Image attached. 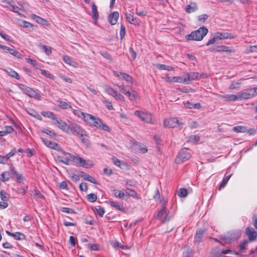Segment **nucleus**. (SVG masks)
<instances>
[{
    "instance_id": "5",
    "label": "nucleus",
    "mask_w": 257,
    "mask_h": 257,
    "mask_svg": "<svg viewBox=\"0 0 257 257\" xmlns=\"http://www.w3.org/2000/svg\"><path fill=\"white\" fill-rule=\"evenodd\" d=\"M19 89L24 93L30 97H33L35 99L40 100L41 96L40 93L32 88L22 84H18Z\"/></svg>"
},
{
    "instance_id": "56",
    "label": "nucleus",
    "mask_w": 257,
    "mask_h": 257,
    "mask_svg": "<svg viewBox=\"0 0 257 257\" xmlns=\"http://www.w3.org/2000/svg\"><path fill=\"white\" fill-rule=\"evenodd\" d=\"M20 26L24 28H31L34 27V25L32 24L25 20L21 21Z\"/></svg>"
},
{
    "instance_id": "62",
    "label": "nucleus",
    "mask_w": 257,
    "mask_h": 257,
    "mask_svg": "<svg viewBox=\"0 0 257 257\" xmlns=\"http://www.w3.org/2000/svg\"><path fill=\"white\" fill-rule=\"evenodd\" d=\"M42 48L46 55H49L51 53V48L46 45H42Z\"/></svg>"
},
{
    "instance_id": "39",
    "label": "nucleus",
    "mask_w": 257,
    "mask_h": 257,
    "mask_svg": "<svg viewBox=\"0 0 257 257\" xmlns=\"http://www.w3.org/2000/svg\"><path fill=\"white\" fill-rule=\"evenodd\" d=\"M157 67L160 70H166L169 71L174 70V68L173 67L167 66L163 64H158L157 65Z\"/></svg>"
},
{
    "instance_id": "19",
    "label": "nucleus",
    "mask_w": 257,
    "mask_h": 257,
    "mask_svg": "<svg viewBox=\"0 0 257 257\" xmlns=\"http://www.w3.org/2000/svg\"><path fill=\"white\" fill-rule=\"evenodd\" d=\"M216 37H217V39L222 40V39H235L236 38V36L232 35L230 33H221V32H217L215 34Z\"/></svg>"
},
{
    "instance_id": "7",
    "label": "nucleus",
    "mask_w": 257,
    "mask_h": 257,
    "mask_svg": "<svg viewBox=\"0 0 257 257\" xmlns=\"http://www.w3.org/2000/svg\"><path fill=\"white\" fill-rule=\"evenodd\" d=\"M134 114L144 122L151 124L154 123V120L153 119L152 114L147 111L136 110Z\"/></svg>"
},
{
    "instance_id": "21",
    "label": "nucleus",
    "mask_w": 257,
    "mask_h": 257,
    "mask_svg": "<svg viewBox=\"0 0 257 257\" xmlns=\"http://www.w3.org/2000/svg\"><path fill=\"white\" fill-rule=\"evenodd\" d=\"M30 18L32 19H33V20L35 21L37 23L40 24L42 25L47 26V25H48V21L38 16L35 14H31L30 15Z\"/></svg>"
},
{
    "instance_id": "58",
    "label": "nucleus",
    "mask_w": 257,
    "mask_h": 257,
    "mask_svg": "<svg viewBox=\"0 0 257 257\" xmlns=\"http://www.w3.org/2000/svg\"><path fill=\"white\" fill-rule=\"evenodd\" d=\"M241 84L240 82L233 81L229 86L230 89H235L238 88V86Z\"/></svg>"
},
{
    "instance_id": "41",
    "label": "nucleus",
    "mask_w": 257,
    "mask_h": 257,
    "mask_svg": "<svg viewBox=\"0 0 257 257\" xmlns=\"http://www.w3.org/2000/svg\"><path fill=\"white\" fill-rule=\"evenodd\" d=\"M31 195L33 196V197L37 200L41 199L43 197L42 194L37 190H32Z\"/></svg>"
},
{
    "instance_id": "13",
    "label": "nucleus",
    "mask_w": 257,
    "mask_h": 257,
    "mask_svg": "<svg viewBox=\"0 0 257 257\" xmlns=\"http://www.w3.org/2000/svg\"><path fill=\"white\" fill-rule=\"evenodd\" d=\"M55 122L54 124L60 129H61L63 132H66V133H69V125H67V124L60 119H58L56 117V119H55Z\"/></svg>"
},
{
    "instance_id": "59",
    "label": "nucleus",
    "mask_w": 257,
    "mask_h": 257,
    "mask_svg": "<svg viewBox=\"0 0 257 257\" xmlns=\"http://www.w3.org/2000/svg\"><path fill=\"white\" fill-rule=\"evenodd\" d=\"M87 247L91 250H98V245L95 243H88L87 245Z\"/></svg>"
},
{
    "instance_id": "43",
    "label": "nucleus",
    "mask_w": 257,
    "mask_h": 257,
    "mask_svg": "<svg viewBox=\"0 0 257 257\" xmlns=\"http://www.w3.org/2000/svg\"><path fill=\"white\" fill-rule=\"evenodd\" d=\"M0 197L2 200L7 202L9 199V195L4 190L0 191Z\"/></svg>"
},
{
    "instance_id": "29",
    "label": "nucleus",
    "mask_w": 257,
    "mask_h": 257,
    "mask_svg": "<svg viewBox=\"0 0 257 257\" xmlns=\"http://www.w3.org/2000/svg\"><path fill=\"white\" fill-rule=\"evenodd\" d=\"M185 106L189 109H199L201 107V105L200 103H192L189 101H187L184 103Z\"/></svg>"
},
{
    "instance_id": "20",
    "label": "nucleus",
    "mask_w": 257,
    "mask_h": 257,
    "mask_svg": "<svg viewBox=\"0 0 257 257\" xmlns=\"http://www.w3.org/2000/svg\"><path fill=\"white\" fill-rule=\"evenodd\" d=\"M167 201H164L162 203V207L161 210L158 211L156 218L157 219L161 220L162 219L163 216L165 215L167 212Z\"/></svg>"
},
{
    "instance_id": "27",
    "label": "nucleus",
    "mask_w": 257,
    "mask_h": 257,
    "mask_svg": "<svg viewBox=\"0 0 257 257\" xmlns=\"http://www.w3.org/2000/svg\"><path fill=\"white\" fill-rule=\"evenodd\" d=\"M198 10V6L195 3H190V4L187 5L185 8L186 12L187 13H193Z\"/></svg>"
},
{
    "instance_id": "16",
    "label": "nucleus",
    "mask_w": 257,
    "mask_h": 257,
    "mask_svg": "<svg viewBox=\"0 0 257 257\" xmlns=\"http://www.w3.org/2000/svg\"><path fill=\"white\" fill-rule=\"evenodd\" d=\"M10 171L13 175H14L16 179L17 182L19 183H23V182L25 180L24 177L21 174L18 173L16 170L15 167L13 166L12 164H11L10 166Z\"/></svg>"
},
{
    "instance_id": "57",
    "label": "nucleus",
    "mask_w": 257,
    "mask_h": 257,
    "mask_svg": "<svg viewBox=\"0 0 257 257\" xmlns=\"http://www.w3.org/2000/svg\"><path fill=\"white\" fill-rule=\"evenodd\" d=\"M42 133H45L51 137H55L56 136V134L48 129L44 128L41 131Z\"/></svg>"
},
{
    "instance_id": "50",
    "label": "nucleus",
    "mask_w": 257,
    "mask_h": 257,
    "mask_svg": "<svg viewBox=\"0 0 257 257\" xmlns=\"http://www.w3.org/2000/svg\"><path fill=\"white\" fill-rule=\"evenodd\" d=\"M231 176V174L230 175H228L226 177H225L224 178H223L222 183L219 186V189L221 190L222 188H223L227 183V182L228 181L229 179H230V177Z\"/></svg>"
},
{
    "instance_id": "8",
    "label": "nucleus",
    "mask_w": 257,
    "mask_h": 257,
    "mask_svg": "<svg viewBox=\"0 0 257 257\" xmlns=\"http://www.w3.org/2000/svg\"><path fill=\"white\" fill-rule=\"evenodd\" d=\"M117 86L120 91L126 95L130 100H136L139 97L138 93L135 90L131 89V91H127L126 90L125 87L123 85H119L118 84H115Z\"/></svg>"
},
{
    "instance_id": "42",
    "label": "nucleus",
    "mask_w": 257,
    "mask_h": 257,
    "mask_svg": "<svg viewBox=\"0 0 257 257\" xmlns=\"http://www.w3.org/2000/svg\"><path fill=\"white\" fill-rule=\"evenodd\" d=\"M249 240H243L241 242H240L239 245V249L240 252H245L246 250L245 246L249 243Z\"/></svg>"
},
{
    "instance_id": "22",
    "label": "nucleus",
    "mask_w": 257,
    "mask_h": 257,
    "mask_svg": "<svg viewBox=\"0 0 257 257\" xmlns=\"http://www.w3.org/2000/svg\"><path fill=\"white\" fill-rule=\"evenodd\" d=\"M119 17V13L118 12L115 11L112 13L110 14L108 16V21L111 24V25H115L117 21V20Z\"/></svg>"
},
{
    "instance_id": "23",
    "label": "nucleus",
    "mask_w": 257,
    "mask_h": 257,
    "mask_svg": "<svg viewBox=\"0 0 257 257\" xmlns=\"http://www.w3.org/2000/svg\"><path fill=\"white\" fill-rule=\"evenodd\" d=\"M108 204L111 207L115 208L116 210L124 212L125 209L122 203L117 201H110L109 202Z\"/></svg>"
},
{
    "instance_id": "46",
    "label": "nucleus",
    "mask_w": 257,
    "mask_h": 257,
    "mask_svg": "<svg viewBox=\"0 0 257 257\" xmlns=\"http://www.w3.org/2000/svg\"><path fill=\"white\" fill-rule=\"evenodd\" d=\"M121 79L125 80L128 83H130L131 84L133 83V77L128 74L123 73Z\"/></svg>"
},
{
    "instance_id": "10",
    "label": "nucleus",
    "mask_w": 257,
    "mask_h": 257,
    "mask_svg": "<svg viewBox=\"0 0 257 257\" xmlns=\"http://www.w3.org/2000/svg\"><path fill=\"white\" fill-rule=\"evenodd\" d=\"M187 77H184V79L186 80V82L188 81H192L194 80H198L202 77H206V74L205 73H202L200 74L198 72H191L187 73L186 74Z\"/></svg>"
},
{
    "instance_id": "25",
    "label": "nucleus",
    "mask_w": 257,
    "mask_h": 257,
    "mask_svg": "<svg viewBox=\"0 0 257 257\" xmlns=\"http://www.w3.org/2000/svg\"><path fill=\"white\" fill-rule=\"evenodd\" d=\"M80 176L82 178H83L84 180H87L94 184H98L95 178L89 175V174L83 172L81 171Z\"/></svg>"
},
{
    "instance_id": "45",
    "label": "nucleus",
    "mask_w": 257,
    "mask_h": 257,
    "mask_svg": "<svg viewBox=\"0 0 257 257\" xmlns=\"http://www.w3.org/2000/svg\"><path fill=\"white\" fill-rule=\"evenodd\" d=\"M112 192L114 196L117 198H121L125 196V193L119 190L113 189Z\"/></svg>"
},
{
    "instance_id": "34",
    "label": "nucleus",
    "mask_w": 257,
    "mask_h": 257,
    "mask_svg": "<svg viewBox=\"0 0 257 257\" xmlns=\"http://www.w3.org/2000/svg\"><path fill=\"white\" fill-rule=\"evenodd\" d=\"M125 196H131L136 199H139L137 193L134 190L127 188L125 193Z\"/></svg>"
},
{
    "instance_id": "63",
    "label": "nucleus",
    "mask_w": 257,
    "mask_h": 257,
    "mask_svg": "<svg viewBox=\"0 0 257 257\" xmlns=\"http://www.w3.org/2000/svg\"><path fill=\"white\" fill-rule=\"evenodd\" d=\"M125 35V28L123 25H121L120 26V40H122L124 38Z\"/></svg>"
},
{
    "instance_id": "32",
    "label": "nucleus",
    "mask_w": 257,
    "mask_h": 257,
    "mask_svg": "<svg viewBox=\"0 0 257 257\" xmlns=\"http://www.w3.org/2000/svg\"><path fill=\"white\" fill-rule=\"evenodd\" d=\"M5 71L10 76L15 78L18 80L20 79L19 74L13 69L11 68H8L7 69L5 70Z\"/></svg>"
},
{
    "instance_id": "15",
    "label": "nucleus",
    "mask_w": 257,
    "mask_h": 257,
    "mask_svg": "<svg viewBox=\"0 0 257 257\" xmlns=\"http://www.w3.org/2000/svg\"><path fill=\"white\" fill-rule=\"evenodd\" d=\"M210 51H216L218 52H227L230 53L233 52L230 47L225 45L216 46L213 48H210Z\"/></svg>"
},
{
    "instance_id": "30",
    "label": "nucleus",
    "mask_w": 257,
    "mask_h": 257,
    "mask_svg": "<svg viewBox=\"0 0 257 257\" xmlns=\"http://www.w3.org/2000/svg\"><path fill=\"white\" fill-rule=\"evenodd\" d=\"M92 19L96 22L99 18V15L97 7L94 3H93L92 5Z\"/></svg>"
},
{
    "instance_id": "40",
    "label": "nucleus",
    "mask_w": 257,
    "mask_h": 257,
    "mask_svg": "<svg viewBox=\"0 0 257 257\" xmlns=\"http://www.w3.org/2000/svg\"><path fill=\"white\" fill-rule=\"evenodd\" d=\"M93 210L96 212L100 217H102L104 214L105 210L103 207L98 206V208H92Z\"/></svg>"
},
{
    "instance_id": "49",
    "label": "nucleus",
    "mask_w": 257,
    "mask_h": 257,
    "mask_svg": "<svg viewBox=\"0 0 257 257\" xmlns=\"http://www.w3.org/2000/svg\"><path fill=\"white\" fill-rule=\"evenodd\" d=\"M87 199L90 202H94L97 200V195L94 193H90L86 196Z\"/></svg>"
},
{
    "instance_id": "60",
    "label": "nucleus",
    "mask_w": 257,
    "mask_h": 257,
    "mask_svg": "<svg viewBox=\"0 0 257 257\" xmlns=\"http://www.w3.org/2000/svg\"><path fill=\"white\" fill-rule=\"evenodd\" d=\"M58 160L59 162L63 163V164L68 165L69 164L70 158L69 159L67 158H63L62 157L59 156L58 157Z\"/></svg>"
},
{
    "instance_id": "17",
    "label": "nucleus",
    "mask_w": 257,
    "mask_h": 257,
    "mask_svg": "<svg viewBox=\"0 0 257 257\" xmlns=\"http://www.w3.org/2000/svg\"><path fill=\"white\" fill-rule=\"evenodd\" d=\"M165 80L168 82H180L184 83L186 82V80L184 78H183L179 76H169L166 75L165 76Z\"/></svg>"
},
{
    "instance_id": "31",
    "label": "nucleus",
    "mask_w": 257,
    "mask_h": 257,
    "mask_svg": "<svg viewBox=\"0 0 257 257\" xmlns=\"http://www.w3.org/2000/svg\"><path fill=\"white\" fill-rule=\"evenodd\" d=\"M220 97L224 99L225 101H235L238 100L237 94H227L224 95H220Z\"/></svg>"
},
{
    "instance_id": "55",
    "label": "nucleus",
    "mask_w": 257,
    "mask_h": 257,
    "mask_svg": "<svg viewBox=\"0 0 257 257\" xmlns=\"http://www.w3.org/2000/svg\"><path fill=\"white\" fill-rule=\"evenodd\" d=\"M188 195V191L186 189L182 188H180L178 192V195L182 197H185Z\"/></svg>"
},
{
    "instance_id": "18",
    "label": "nucleus",
    "mask_w": 257,
    "mask_h": 257,
    "mask_svg": "<svg viewBox=\"0 0 257 257\" xmlns=\"http://www.w3.org/2000/svg\"><path fill=\"white\" fill-rule=\"evenodd\" d=\"M2 49L5 50L6 52L9 53L16 58H21L22 55L18 51L4 45Z\"/></svg>"
},
{
    "instance_id": "38",
    "label": "nucleus",
    "mask_w": 257,
    "mask_h": 257,
    "mask_svg": "<svg viewBox=\"0 0 257 257\" xmlns=\"http://www.w3.org/2000/svg\"><path fill=\"white\" fill-rule=\"evenodd\" d=\"M12 236L16 240L26 239L25 235L20 232H17L15 233H13Z\"/></svg>"
},
{
    "instance_id": "53",
    "label": "nucleus",
    "mask_w": 257,
    "mask_h": 257,
    "mask_svg": "<svg viewBox=\"0 0 257 257\" xmlns=\"http://www.w3.org/2000/svg\"><path fill=\"white\" fill-rule=\"evenodd\" d=\"M137 145L138 146V149L140 150L142 153H146L148 151V149L147 147L140 143H137Z\"/></svg>"
},
{
    "instance_id": "52",
    "label": "nucleus",
    "mask_w": 257,
    "mask_h": 257,
    "mask_svg": "<svg viewBox=\"0 0 257 257\" xmlns=\"http://www.w3.org/2000/svg\"><path fill=\"white\" fill-rule=\"evenodd\" d=\"M60 210L63 212L69 213V214H75L76 212L74 211V210L72 208H68V207H61L60 208Z\"/></svg>"
},
{
    "instance_id": "61",
    "label": "nucleus",
    "mask_w": 257,
    "mask_h": 257,
    "mask_svg": "<svg viewBox=\"0 0 257 257\" xmlns=\"http://www.w3.org/2000/svg\"><path fill=\"white\" fill-rule=\"evenodd\" d=\"M208 18V16L207 14H203L198 16V20L199 22L204 23Z\"/></svg>"
},
{
    "instance_id": "1",
    "label": "nucleus",
    "mask_w": 257,
    "mask_h": 257,
    "mask_svg": "<svg viewBox=\"0 0 257 257\" xmlns=\"http://www.w3.org/2000/svg\"><path fill=\"white\" fill-rule=\"evenodd\" d=\"M85 122L97 128L106 132H109L110 130L109 126L104 124L99 118L89 114L85 116Z\"/></svg>"
},
{
    "instance_id": "35",
    "label": "nucleus",
    "mask_w": 257,
    "mask_h": 257,
    "mask_svg": "<svg viewBox=\"0 0 257 257\" xmlns=\"http://www.w3.org/2000/svg\"><path fill=\"white\" fill-rule=\"evenodd\" d=\"M104 90L108 95H110L113 97H115V95H116V94L117 92L116 90L114 89L109 85H105Z\"/></svg>"
},
{
    "instance_id": "48",
    "label": "nucleus",
    "mask_w": 257,
    "mask_h": 257,
    "mask_svg": "<svg viewBox=\"0 0 257 257\" xmlns=\"http://www.w3.org/2000/svg\"><path fill=\"white\" fill-rule=\"evenodd\" d=\"M1 180L3 182H6L8 181L10 178V174L9 172L5 171L2 173L1 175Z\"/></svg>"
},
{
    "instance_id": "11",
    "label": "nucleus",
    "mask_w": 257,
    "mask_h": 257,
    "mask_svg": "<svg viewBox=\"0 0 257 257\" xmlns=\"http://www.w3.org/2000/svg\"><path fill=\"white\" fill-rule=\"evenodd\" d=\"M69 127V130L75 133L79 137H82V134L85 133V131L75 123L70 122Z\"/></svg>"
},
{
    "instance_id": "37",
    "label": "nucleus",
    "mask_w": 257,
    "mask_h": 257,
    "mask_svg": "<svg viewBox=\"0 0 257 257\" xmlns=\"http://www.w3.org/2000/svg\"><path fill=\"white\" fill-rule=\"evenodd\" d=\"M73 112L75 115L77 116L78 117H79L80 118H83V120H84V121H85V119H86L85 116L87 115H89V114H88V113H85L82 112L79 109H73Z\"/></svg>"
},
{
    "instance_id": "9",
    "label": "nucleus",
    "mask_w": 257,
    "mask_h": 257,
    "mask_svg": "<svg viewBox=\"0 0 257 257\" xmlns=\"http://www.w3.org/2000/svg\"><path fill=\"white\" fill-rule=\"evenodd\" d=\"M183 123L179 121L177 117H171L164 120V126L170 128L182 126Z\"/></svg>"
},
{
    "instance_id": "47",
    "label": "nucleus",
    "mask_w": 257,
    "mask_h": 257,
    "mask_svg": "<svg viewBox=\"0 0 257 257\" xmlns=\"http://www.w3.org/2000/svg\"><path fill=\"white\" fill-rule=\"evenodd\" d=\"M42 115L44 116L50 118L52 119L53 120L56 119V117L55 114L53 112H50V111H46V112H42Z\"/></svg>"
},
{
    "instance_id": "12",
    "label": "nucleus",
    "mask_w": 257,
    "mask_h": 257,
    "mask_svg": "<svg viewBox=\"0 0 257 257\" xmlns=\"http://www.w3.org/2000/svg\"><path fill=\"white\" fill-rule=\"evenodd\" d=\"M245 234L248 236L249 242L255 240L257 238V232L255 230L250 227H247L245 229Z\"/></svg>"
},
{
    "instance_id": "64",
    "label": "nucleus",
    "mask_w": 257,
    "mask_h": 257,
    "mask_svg": "<svg viewBox=\"0 0 257 257\" xmlns=\"http://www.w3.org/2000/svg\"><path fill=\"white\" fill-rule=\"evenodd\" d=\"M103 102L104 104H105V106L109 110H112V109H113V107L111 102L108 101L107 100H104Z\"/></svg>"
},
{
    "instance_id": "4",
    "label": "nucleus",
    "mask_w": 257,
    "mask_h": 257,
    "mask_svg": "<svg viewBox=\"0 0 257 257\" xmlns=\"http://www.w3.org/2000/svg\"><path fill=\"white\" fill-rule=\"evenodd\" d=\"M70 160L76 165L86 168L92 167L94 164L92 161L89 160H85L83 158L79 156H75L73 154H69Z\"/></svg>"
},
{
    "instance_id": "28",
    "label": "nucleus",
    "mask_w": 257,
    "mask_h": 257,
    "mask_svg": "<svg viewBox=\"0 0 257 257\" xmlns=\"http://www.w3.org/2000/svg\"><path fill=\"white\" fill-rule=\"evenodd\" d=\"M41 139L43 143L48 147L55 149L56 147L58 146V144L56 143L52 142L46 139L41 138Z\"/></svg>"
},
{
    "instance_id": "33",
    "label": "nucleus",
    "mask_w": 257,
    "mask_h": 257,
    "mask_svg": "<svg viewBox=\"0 0 257 257\" xmlns=\"http://www.w3.org/2000/svg\"><path fill=\"white\" fill-rule=\"evenodd\" d=\"M205 230H198L196 231L195 236V242H200L202 241Z\"/></svg>"
},
{
    "instance_id": "54",
    "label": "nucleus",
    "mask_w": 257,
    "mask_h": 257,
    "mask_svg": "<svg viewBox=\"0 0 257 257\" xmlns=\"http://www.w3.org/2000/svg\"><path fill=\"white\" fill-rule=\"evenodd\" d=\"M200 140L199 137L196 135L191 136L188 138V142L191 143H194L198 142Z\"/></svg>"
},
{
    "instance_id": "36",
    "label": "nucleus",
    "mask_w": 257,
    "mask_h": 257,
    "mask_svg": "<svg viewBox=\"0 0 257 257\" xmlns=\"http://www.w3.org/2000/svg\"><path fill=\"white\" fill-rule=\"evenodd\" d=\"M57 102L58 103V106L61 108L62 109H65L68 108H72V106L70 104L61 100H57Z\"/></svg>"
},
{
    "instance_id": "3",
    "label": "nucleus",
    "mask_w": 257,
    "mask_h": 257,
    "mask_svg": "<svg viewBox=\"0 0 257 257\" xmlns=\"http://www.w3.org/2000/svg\"><path fill=\"white\" fill-rule=\"evenodd\" d=\"M241 234V231L239 230L230 231L221 235L220 239L225 243H229L240 238Z\"/></svg>"
},
{
    "instance_id": "2",
    "label": "nucleus",
    "mask_w": 257,
    "mask_h": 257,
    "mask_svg": "<svg viewBox=\"0 0 257 257\" xmlns=\"http://www.w3.org/2000/svg\"><path fill=\"white\" fill-rule=\"evenodd\" d=\"M207 32L208 29L205 27L202 26L198 30L186 35L185 38L188 41H201L207 34Z\"/></svg>"
},
{
    "instance_id": "51",
    "label": "nucleus",
    "mask_w": 257,
    "mask_h": 257,
    "mask_svg": "<svg viewBox=\"0 0 257 257\" xmlns=\"http://www.w3.org/2000/svg\"><path fill=\"white\" fill-rule=\"evenodd\" d=\"M40 72L42 75L46 76L51 79L54 80L55 79V76L46 70L40 69Z\"/></svg>"
},
{
    "instance_id": "24",
    "label": "nucleus",
    "mask_w": 257,
    "mask_h": 257,
    "mask_svg": "<svg viewBox=\"0 0 257 257\" xmlns=\"http://www.w3.org/2000/svg\"><path fill=\"white\" fill-rule=\"evenodd\" d=\"M63 60L67 64H68L75 67L78 66V63L75 61L73 60L72 58L70 57L68 55L63 56Z\"/></svg>"
},
{
    "instance_id": "26",
    "label": "nucleus",
    "mask_w": 257,
    "mask_h": 257,
    "mask_svg": "<svg viewBox=\"0 0 257 257\" xmlns=\"http://www.w3.org/2000/svg\"><path fill=\"white\" fill-rule=\"evenodd\" d=\"M111 160L114 165L119 167L121 169H123L127 166V165L125 162L121 161L120 160L114 156L111 158Z\"/></svg>"
},
{
    "instance_id": "44",
    "label": "nucleus",
    "mask_w": 257,
    "mask_h": 257,
    "mask_svg": "<svg viewBox=\"0 0 257 257\" xmlns=\"http://www.w3.org/2000/svg\"><path fill=\"white\" fill-rule=\"evenodd\" d=\"M232 130L236 133H245L246 128L244 126L238 125L233 127Z\"/></svg>"
},
{
    "instance_id": "14",
    "label": "nucleus",
    "mask_w": 257,
    "mask_h": 257,
    "mask_svg": "<svg viewBox=\"0 0 257 257\" xmlns=\"http://www.w3.org/2000/svg\"><path fill=\"white\" fill-rule=\"evenodd\" d=\"M238 100L248 99L253 96L251 93V90L250 89H245L242 91H240L237 93Z\"/></svg>"
},
{
    "instance_id": "6",
    "label": "nucleus",
    "mask_w": 257,
    "mask_h": 257,
    "mask_svg": "<svg viewBox=\"0 0 257 257\" xmlns=\"http://www.w3.org/2000/svg\"><path fill=\"white\" fill-rule=\"evenodd\" d=\"M191 157L190 151L187 149L181 150L175 159L177 164H181L189 160Z\"/></svg>"
}]
</instances>
